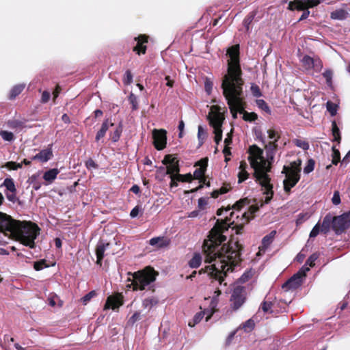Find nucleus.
I'll use <instances>...</instances> for the list:
<instances>
[{
  "mask_svg": "<svg viewBox=\"0 0 350 350\" xmlns=\"http://www.w3.org/2000/svg\"><path fill=\"white\" fill-rule=\"evenodd\" d=\"M239 84H221L223 95L227 101L230 113L234 119L237 118V113H242L246 106L243 87Z\"/></svg>",
  "mask_w": 350,
  "mask_h": 350,
  "instance_id": "7ed1b4c3",
  "label": "nucleus"
},
{
  "mask_svg": "<svg viewBox=\"0 0 350 350\" xmlns=\"http://www.w3.org/2000/svg\"><path fill=\"white\" fill-rule=\"evenodd\" d=\"M176 177L179 179V182H187L191 183L193 180V177L191 173H188L186 174H180V172L176 174Z\"/></svg>",
  "mask_w": 350,
  "mask_h": 350,
  "instance_id": "49530a36",
  "label": "nucleus"
},
{
  "mask_svg": "<svg viewBox=\"0 0 350 350\" xmlns=\"http://www.w3.org/2000/svg\"><path fill=\"white\" fill-rule=\"evenodd\" d=\"M24 84H18L14 85L10 92L9 99L14 100L25 89Z\"/></svg>",
  "mask_w": 350,
  "mask_h": 350,
  "instance_id": "c85d7f7f",
  "label": "nucleus"
},
{
  "mask_svg": "<svg viewBox=\"0 0 350 350\" xmlns=\"http://www.w3.org/2000/svg\"><path fill=\"white\" fill-rule=\"evenodd\" d=\"M227 55L230 59L228 61L227 73L223 77L221 84L244 85L239 60V46L237 44L228 48Z\"/></svg>",
  "mask_w": 350,
  "mask_h": 350,
  "instance_id": "20e7f679",
  "label": "nucleus"
},
{
  "mask_svg": "<svg viewBox=\"0 0 350 350\" xmlns=\"http://www.w3.org/2000/svg\"><path fill=\"white\" fill-rule=\"evenodd\" d=\"M123 81L126 85L131 84L133 82V75L130 70L126 71Z\"/></svg>",
  "mask_w": 350,
  "mask_h": 350,
  "instance_id": "69168bd1",
  "label": "nucleus"
},
{
  "mask_svg": "<svg viewBox=\"0 0 350 350\" xmlns=\"http://www.w3.org/2000/svg\"><path fill=\"white\" fill-rule=\"evenodd\" d=\"M276 234L275 230H272L269 234L265 236L261 242V245L259 246V251L265 252L267 249L270 246V245L273 241L275 236Z\"/></svg>",
  "mask_w": 350,
  "mask_h": 350,
  "instance_id": "4be33fe9",
  "label": "nucleus"
},
{
  "mask_svg": "<svg viewBox=\"0 0 350 350\" xmlns=\"http://www.w3.org/2000/svg\"><path fill=\"white\" fill-rule=\"evenodd\" d=\"M243 119L246 122H254L258 119V115L255 112H247L244 109L242 112Z\"/></svg>",
  "mask_w": 350,
  "mask_h": 350,
  "instance_id": "c9c22d12",
  "label": "nucleus"
},
{
  "mask_svg": "<svg viewBox=\"0 0 350 350\" xmlns=\"http://www.w3.org/2000/svg\"><path fill=\"white\" fill-rule=\"evenodd\" d=\"M248 160L250 161V165L252 168H254V172L256 170H262L268 164V159L266 160L263 157L256 159V158H253L251 157H248Z\"/></svg>",
  "mask_w": 350,
  "mask_h": 350,
  "instance_id": "6ab92c4d",
  "label": "nucleus"
},
{
  "mask_svg": "<svg viewBox=\"0 0 350 350\" xmlns=\"http://www.w3.org/2000/svg\"><path fill=\"white\" fill-rule=\"evenodd\" d=\"M267 133H268V137L269 139H278L279 140V139L280 138V135L278 133V131H276L274 129H269L267 131Z\"/></svg>",
  "mask_w": 350,
  "mask_h": 350,
  "instance_id": "338daca9",
  "label": "nucleus"
},
{
  "mask_svg": "<svg viewBox=\"0 0 350 350\" xmlns=\"http://www.w3.org/2000/svg\"><path fill=\"white\" fill-rule=\"evenodd\" d=\"M249 203V200H247V198H243V199H241L239 200H238L237 202H236L232 206H227L226 208V211H230V209H235V210H237V211H239L241 209V208H243L246 204H248Z\"/></svg>",
  "mask_w": 350,
  "mask_h": 350,
  "instance_id": "2f4dec72",
  "label": "nucleus"
},
{
  "mask_svg": "<svg viewBox=\"0 0 350 350\" xmlns=\"http://www.w3.org/2000/svg\"><path fill=\"white\" fill-rule=\"evenodd\" d=\"M208 157H204V158L201 159L200 160H199L198 161H197L195 163L194 166H199L200 167L197 168L194 171L193 175H192V176L193 177V179H198L199 180L200 185L197 187H196L194 189H191L189 191H185L184 193L185 194H188L189 193H195L203 188L202 183L206 180V178H205L204 175H205V172L206 171V168L208 166Z\"/></svg>",
  "mask_w": 350,
  "mask_h": 350,
  "instance_id": "6e6552de",
  "label": "nucleus"
},
{
  "mask_svg": "<svg viewBox=\"0 0 350 350\" xmlns=\"http://www.w3.org/2000/svg\"><path fill=\"white\" fill-rule=\"evenodd\" d=\"M278 139H274L273 141L269 142L267 144L265 145V148L267 152V157L269 160L273 161L275 154L278 150Z\"/></svg>",
  "mask_w": 350,
  "mask_h": 350,
  "instance_id": "412c9836",
  "label": "nucleus"
},
{
  "mask_svg": "<svg viewBox=\"0 0 350 350\" xmlns=\"http://www.w3.org/2000/svg\"><path fill=\"white\" fill-rule=\"evenodd\" d=\"M122 131H123L122 123L120 122L119 124L116 126L115 131L111 133V135H110L111 139L113 142H117L118 141H119V139L121 137Z\"/></svg>",
  "mask_w": 350,
  "mask_h": 350,
  "instance_id": "c756f323",
  "label": "nucleus"
},
{
  "mask_svg": "<svg viewBox=\"0 0 350 350\" xmlns=\"http://www.w3.org/2000/svg\"><path fill=\"white\" fill-rule=\"evenodd\" d=\"M256 105L258 108L265 111L269 114H271V109L267 103L262 99H257L256 100Z\"/></svg>",
  "mask_w": 350,
  "mask_h": 350,
  "instance_id": "37998d69",
  "label": "nucleus"
},
{
  "mask_svg": "<svg viewBox=\"0 0 350 350\" xmlns=\"http://www.w3.org/2000/svg\"><path fill=\"white\" fill-rule=\"evenodd\" d=\"M149 36L146 34H140L134 38L137 42L136 46L133 48V51L140 55L146 53L147 46L146 44L148 42Z\"/></svg>",
  "mask_w": 350,
  "mask_h": 350,
  "instance_id": "dca6fc26",
  "label": "nucleus"
},
{
  "mask_svg": "<svg viewBox=\"0 0 350 350\" xmlns=\"http://www.w3.org/2000/svg\"><path fill=\"white\" fill-rule=\"evenodd\" d=\"M319 254L314 253L310 255L306 262V265H309L310 267H313L315 265V261L318 259Z\"/></svg>",
  "mask_w": 350,
  "mask_h": 350,
  "instance_id": "4d7b16f0",
  "label": "nucleus"
},
{
  "mask_svg": "<svg viewBox=\"0 0 350 350\" xmlns=\"http://www.w3.org/2000/svg\"><path fill=\"white\" fill-rule=\"evenodd\" d=\"M129 101L130 104L132 105L133 110H137L138 109L137 98L134 94L131 93V94L129 96Z\"/></svg>",
  "mask_w": 350,
  "mask_h": 350,
  "instance_id": "6e6d98bb",
  "label": "nucleus"
},
{
  "mask_svg": "<svg viewBox=\"0 0 350 350\" xmlns=\"http://www.w3.org/2000/svg\"><path fill=\"white\" fill-rule=\"evenodd\" d=\"M309 270L308 267H303L297 273L294 274L282 284V288L286 291L298 288L302 284L303 278L306 277V272Z\"/></svg>",
  "mask_w": 350,
  "mask_h": 350,
  "instance_id": "1a4fd4ad",
  "label": "nucleus"
},
{
  "mask_svg": "<svg viewBox=\"0 0 350 350\" xmlns=\"http://www.w3.org/2000/svg\"><path fill=\"white\" fill-rule=\"evenodd\" d=\"M259 210V206L257 204H254L250 206L248 212H245L242 215V219L245 220V222L241 224H237L232 228L236 230V234H239L242 233L243 230L244 224L249 223V221L254 218V215Z\"/></svg>",
  "mask_w": 350,
  "mask_h": 350,
  "instance_id": "2eb2a0df",
  "label": "nucleus"
},
{
  "mask_svg": "<svg viewBox=\"0 0 350 350\" xmlns=\"http://www.w3.org/2000/svg\"><path fill=\"white\" fill-rule=\"evenodd\" d=\"M2 167H5L10 170H17L22 167V163H16L15 161H8L5 163Z\"/></svg>",
  "mask_w": 350,
  "mask_h": 350,
  "instance_id": "c03bdc74",
  "label": "nucleus"
},
{
  "mask_svg": "<svg viewBox=\"0 0 350 350\" xmlns=\"http://www.w3.org/2000/svg\"><path fill=\"white\" fill-rule=\"evenodd\" d=\"M252 271H245L239 278V282L241 283H245L252 278Z\"/></svg>",
  "mask_w": 350,
  "mask_h": 350,
  "instance_id": "e2e57ef3",
  "label": "nucleus"
},
{
  "mask_svg": "<svg viewBox=\"0 0 350 350\" xmlns=\"http://www.w3.org/2000/svg\"><path fill=\"white\" fill-rule=\"evenodd\" d=\"M216 110L215 112L213 113L212 115H209V124L212 127L214 126H222L223 121L224 118L222 117L221 113L219 111V107L217 105H213L211 110Z\"/></svg>",
  "mask_w": 350,
  "mask_h": 350,
  "instance_id": "f3484780",
  "label": "nucleus"
},
{
  "mask_svg": "<svg viewBox=\"0 0 350 350\" xmlns=\"http://www.w3.org/2000/svg\"><path fill=\"white\" fill-rule=\"evenodd\" d=\"M49 265L46 264V260L45 259L40 260L39 261H36L34 262L33 268L36 271H40L43 269L44 267H48Z\"/></svg>",
  "mask_w": 350,
  "mask_h": 350,
  "instance_id": "5fc2aeb1",
  "label": "nucleus"
},
{
  "mask_svg": "<svg viewBox=\"0 0 350 350\" xmlns=\"http://www.w3.org/2000/svg\"><path fill=\"white\" fill-rule=\"evenodd\" d=\"M0 136L5 140L8 142H12L14 139V135L12 132L7 131H1Z\"/></svg>",
  "mask_w": 350,
  "mask_h": 350,
  "instance_id": "8fccbe9b",
  "label": "nucleus"
},
{
  "mask_svg": "<svg viewBox=\"0 0 350 350\" xmlns=\"http://www.w3.org/2000/svg\"><path fill=\"white\" fill-rule=\"evenodd\" d=\"M245 288L240 286L235 287L230 297V301L232 302L231 306L232 309L234 310H238L245 303Z\"/></svg>",
  "mask_w": 350,
  "mask_h": 350,
  "instance_id": "9d476101",
  "label": "nucleus"
},
{
  "mask_svg": "<svg viewBox=\"0 0 350 350\" xmlns=\"http://www.w3.org/2000/svg\"><path fill=\"white\" fill-rule=\"evenodd\" d=\"M255 16V13L252 12L250 13L243 20V25L245 27L246 31L249 32L250 31V25L252 23Z\"/></svg>",
  "mask_w": 350,
  "mask_h": 350,
  "instance_id": "a18cd8bd",
  "label": "nucleus"
},
{
  "mask_svg": "<svg viewBox=\"0 0 350 350\" xmlns=\"http://www.w3.org/2000/svg\"><path fill=\"white\" fill-rule=\"evenodd\" d=\"M301 160L298 159L291 163L290 166L284 165L282 173L286 174V178L283 181L284 190L289 193L293 187L299 182L300 179Z\"/></svg>",
  "mask_w": 350,
  "mask_h": 350,
  "instance_id": "0eeeda50",
  "label": "nucleus"
},
{
  "mask_svg": "<svg viewBox=\"0 0 350 350\" xmlns=\"http://www.w3.org/2000/svg\"><path fill=\"white\" fill-rule=\"evenodd\" d=\"M128 275L132 276V278H129L127 280L131 282V285L133 286V291H142L146 286L155 281L158 273L152 267L148 266L133 273L129 272Z\"/></svg>",
  "mask_w": 350,
  "mask_h": 350,
  "instance_id": "39448f33",
  "label": "nucleus"
},
{
  "mask_svg": "<svg viewBox=\"0 0 350 350\" xmlns=\"http://www.w3.org/2000/svg\"><path fill=\"white\" fill-rule=\"evenodd\" d=\"M150 245L154 246L157 248H163L167 247L170 243V240L164 237H157L152 238L149 241Z\"/></svg>",
  "mask_w": 350,
  "mask_h": 350,
  "instance_id": "5701e85b",
  "label": "nucleus"
},
{
  "mask_svg": "<svg viewBox=\"0 0 350 350\" xmlns=\"http://www.w3.org/2000/svg\"><path fill=\"white\" fill-rule=\"evenodd\" d=\"M273 304L270 301L265 300L261 304V308L264 312H270L272 313V311L271 310L272 308Z\"/></svg>",
  "mask_w": 350,
  "mask_h": 350,
  "instance_id": "13d9d810",
  "label": "nucleus"
},
{
  "mask_svg": "<svg viewBox=\"0 0 350 350\" xmlns=\"http://www.w3.org/2000/svg\"><path fill=\"white\" fill-rule=\"evenodd\" d=\"M7 125L12 129H23L25 126V122L19 120L12 119L7 122Z\"/></svg>",
  "mask_w": 350,
  "mask_h": 350,
  "instance_id": "7c9ffc66",
  "label": "nucleus"
},
{
  "mask_svg": "<svg viewBox=\"0 0 350 350\" xmlns=\"http://www.w3.org/2000/svg\"><path fill=\"white\" fill-rule=\"evenodd\" d=\"M109 126H113V123L110 122L109 119L105 120L101 125L100 129L96 135V142H98L100 139L105 137L107 130L109 129Z\"/></svg>",
  "mask_w": 350,
  "mask_h": 350,
  "instance_id": "393cba45",
  "label": "nucleus"
},
{
  "mask_svg": "<svg viewBox=\"0 0 350 350\" xmlns=\"http://www.w3.org/2000/svg\"><path fill=\"white\" fill-rule=\"evenodd\" d=\"M95 295H96V292L94 291H92L89 292L88 294H86L85 296H83L81 298V301L83 303V304L85 305Z\"/></svg>",
  "mask_w": 350,
  "mask_h": 350,
  "instance_id": "774afa93",
  "label": "nucleus"
},
{
  "mask_svg": "<svg viewBox=\"0 0 350 350\" xmlns=\"http://www.w3.org/2000/svg\"><path fill=\"white\" fill-rule=\"evenodd\" d=\"M321 1V0H301L302 7H305L304 10L318 5Z\"/></svg>",
  "mask_w": 350,
  "mask_h": 350,
  "instance_id": "58836bf2",
  "label": "nucleus"
},
{
  "mask_svg": "<svg viewBox=\"0 0 350 350\" xmlns=\"http://www.w3.org/2000/svg\"><path fill=\"white\" fill-rule=\"evenodd\" d=\"M157 301L154 298H147L143 301V306L144 308H150L154 305H156Z\"/></svg>",
  "mask_w": 350,
  "mask_h": 350,
  "instance_id": "680f3d73",
  "label": "nucleus"
},
{
  "mask_svg": "<svg viewBox=\"0 0 350 350\" xmlns=\"http://www.w3.org/2000/svg\"><path fill=\"white\" fill-rule=\"evenodd\" d=\"M248 152L250 153L249 157L256 158V159H258L259 158L262 157L263 151L257 145L254 144L250 146Z\"/></svg>",
  "mask_w": 350,
  "mask_h": 350,
  "instance_id": "bb28decb",
  "label": "nucleus"
},
{
  "mask_svg": "<svg viewBox=\"0 0 350 350\" xmlns=\"http://www.w3.org/2000/svg\"><path fill=\"white\" fill-rule=\"evenodd\" d=\"M310 217V215L307 213H301L297 215V218L296 219V225L299 226L302 224L304 221L308 219Z\"/></svg>",
  "mask_w": 350,
  "mask_h": 350,
  "instance_id": "603ef678",
  "label": "nucleus"
},
{
  "mask_svg": "<svg viewBox=\"0 0 350 350\" xmlns=\"http://www.w3.org/2000/svg\"><path fill=\"white\" fill-rule=\"evenodd\" d=\"M251 92L252 95L254 97L258 98L262 96V92L260 91V89L259 86L255 83H252L251 88H250Z\"/></svg>",
  "mask_w": 350,
  "mask_h": 350,
  "instance_id": "864d4df0",
  "label": "nucleus"
},
{
  "mask_svg": "<svg viewBox=\"0 0 350 350\" xmlns=\"http://www.w3.org/2000/svg\"><path fill=\"white\" fill-rule=\"evenodd\" d=\"M51 146L52 145H49L47 148L40 151L39 153L31 157V160H38L42 163H45L50 160L53 156Z\"/></svg>",
  "mask_w": 350,
  "mask_h": 350,
  "instance_id": "a211bd4d",
  "label": "nucleus"
},
{
  "mask_svg": "<svg viewBox=\"0 0 350 350\" xmlns=\"http://www.w3.org/2000/svg\"><path fill=\"white\" fill-rule=\"evenodd\" d=\"M315 161L313 159H309L307 161L306 165L304 168V172L305 174H309L312 172L314 169Z\"/></svg>",
  "mask_w": 350,
  "mask_h": 350,
  "instance_id": "09e8293b",
  "label": "nucleus"
},
{
  "mask_svg": "<svg viewBox=\"0 0 350 350\" xmlns=\"http://www.w3.org/2000/svg\"><path fill=\"white\" fill-rule=\"evenodd\" d=\"M59 171L57 168L51 169L44 172L43 178L49 183H51L56 178Z\"/></svg>",
  "mask_w": 350,
  "mask_h": 350,
  "instance_id": "a878e982",
  "label": "nucleus"
},
{
  "mask_svg": "<svg viewBox=\"0 0 350 350\" xmlns=\"http://www.w3.org/2000/svg\"><path fill=\"white\" fill-rule=\"evenodd\" d=\"M124 304V296L120 293H116L107 297L104 306V310L112 309L113 310L118 309Z\"/></svg>",
  "mask_w": 350,
  "mask_h": 350,
  "instance_id": "4468645a",
  "label": "nucleus"
},
{
  "mask_svg": "<svg viewBox=\"0 0 350 350\" xmlns=\"http://www.w3.org/2000/svg\"><path fill=\"white\" fill-rule=\"evenodd\" d=\"M205 312H200L195 314L193 317V323L189 322V326L193 327L196 324L198 323L204 317Z\"/></svg>",
  "mask_w": 350,
  "mask_h": 350,
  "instance_id": "3c124183",
  "label": "nucleus"
},
{
  "mask_svg": "<svg viewBox=\"0 0 350 350\" xmlns=\"http://www.w3.org/2000/svg\"><path fill=\"white\" fill-rule=\"evenodd\" d=\"M314 59L309 55H304L301 60L302 64L306 69H311L314 66Z\"/></svg>",
  "mask_w": 350,
  "mask_h": 350,
  "instance_id": "e433bc0d",
  "label": "nucleus"
},
{
  "mask_svg": "<svg viewBox=\"0 0 350 350\" xmlns=\"http://www.w3.org/2000/svg\"><path fill=\"white\" fill-rule=\"evenodd\" d=\"M202 257L199 253H195L193 258L189 261V265L191 268H198L201 265Z\"/></svg>",
  "mask_w": 350,
  "mask_h": 350,
  "instance_id": "72a5a7b5",
  "label": "nucleus"
},
{
  "mask_svg": "<svg viewBox=\"0 0 350 350\" xmlns=\"http://www.w3.org/2000/svg\"><path fill=\"white\" fill-rule=\"evenodd\" d=\"M347 12L342 9L336 10L331 13V18L333 19L343 20L347 18Z\"/></svg>",
  "mask_w": 350,
  "mask_h": 350,
  "instance_id": "f704fd0d",
  "label": "nucleus"
},
{
  "mask_svg": "<svg viewBox=\"0 0 350 350\" xmlns=\"http://www.w3.org/2000/svg\"><path fill=\"white\" fill-rule=\"evenodd\" d=\"M332 221L333 215L329 213L324 217L321 226H320L321 232L324 234H327L329 232L330 228H332Z\"/></svg>",
  "mask_w": 350,
  "mask_h": 350,
  "instance_id": "b1692460",
  "label": "nucleus"
},
{
  "mask_svg": "<svg viewBox=\"0 0 350 350\" xmlns=\"http://www.w3.org/2000/svg\"><path fill=\"white\" fill-rule=\"evenodd\" d=\"M332 135L334 137L333 141L340 144L341 142L340 131L335 120L332 122Z\"/></svg>",
  "mask_w": 350,
  "mask_h": 350,
  "instance_id": "cd10ccee",
  "label": "nucleus"
},
{
  "mask_svg": "<svg viewBox=\"0 0 350 350\" xmlns=\"http://www.w3.org/2000/svg\"><path fill=\"white\" fill-rule=\"evenodd\" d=\"M350 219L348 214L333 216L332 230L336 234H340L349 227Z\"/></svg>",
  "mask_w": 350,
  "mask_h": 350,
  "instance_id": "f8f14e48",
  "label": "nucleus"
},
{
  "mask_svg": "<svg viewBox=\"0 0 350 350\" xmlns=\"http://www.w3.org/2000/svg\"><path fill=\"white\" fill-rule=\"evenodd\" d=\"M2 186L5 187L7 190L10 191L11 193H16V188L14 180L12 178H6L4 180Z\"/></svg>",
  "mask_w": 350,
  "mask_h": 350,
  "instance_id": "473e14b6",
  "label": "nucleus"
},
{
  "mask_svg": "<svg viewBox=\"0 0 350 350\" xmlns=\"http://www.w3.org/2000/svg\"><path fill=\"white\" fill-rule=\"evenodd\" d=\"M304 8L305 7H302L301 0H294V1H290L288 3V8L290 10H304Z\"/></svg>",
  "mask_w": 350,
  "mask_h": 350,
  "instance_id": "79ce46f5",
  "label": "nucleus"
},
{
  "mask_svg": "<svg viewBox=\"0 0 350 350\" xmlns=\"http://www.w3.org/2000/svg\"><path fill=\"white\" fill-rule=\"evenodd\" d=\"M323 77L326 80V84L327 86L332 88V77H333V71L331 69H326L322 74Z\"/></svg>",
  "mask_w": 350,
  "mask_h": 350,
  "instance_id": "4c0bfd02",
  "label": "nucleus"
},
{
  "mask_svg": "<svg viewBox=\"0 0 350 350\" xmlns=\"http://www.w3.org/2000/svg\"><path fill=\"white\" fill-rule=\"evenodd\" d=\"M213 86V81L209 78L206 77L204 80V90L208 95L211 94L212 92Z\"/></svg>",
  "mask_w": 350,
  "mask_h": 350,
  "instance_id": "bf43d9fd",
  "label": "nucleus"
},
{
  "mask_svg": "<svg viewBox=\"0 0 350 350\" xmlns=\"http://www.w3.org/2000/svg\"><path fill=\"white\" fill-rule=\"evenodd\" d=\"M162 163L166 165L165 174H169L170 176H176L180 172L179 160L173 154H166Z\"/></svg>",
  "mask_w": 350,
  "mask_h": 350,
  "instance_id": "9b49d317",
  "label": "nucleus"
},
{
  "mask_svg": "<svg viewBox=\"0 0 350 350\" xmlns=\"http://www.w3.org/2000/svg\"><path fill=\"white\" fill-rule=\"evenodd\" d=\"M40 229L31 221H19L10 215L0 212V232L5 235L19 241L31 249L36 247L35 240L40 234Z\"/></svg>",
  "mask_w": 350,
  "mask_h": 350,
  "instance_id": "f03ea898",
  "label": "nucleus"
},
{
  "mask_svg": "<svg viewBox=\"0 0 350 350\" xmlns=\"http://www.w3.org/2000/svg\"><path fill=\"white\" fill-rule=\"evenodd\" d=\"M234 212H231L229 217L224 219H218L208 232L207 239H204L202 245V252L205 257V262L215 263L206 266L205 271L214 281L221 285L228 272H232L234 267L241 262V255L243 249V245L238 240L234 241L232 239L227 243L226 236L224 234L226 231L234 224L232 221Z\"/></svg>",
  "mask_w": 350,
  "mask_h": 350,
  "instance_id": "f257e3e1",
  "label": "nucleus"
},
{
  "mask_svg": "<svg viewBox=\"0 0 350 350\" xmlns=\"http://www.w3.org/2000/svg\"><path fill=\"white\" fill-rule=\"evenodd\" d=\"M109 245V243H104L103 241H99L96 247V263L101 266L102 261L104 258V254L106 250V248Z\"/></svg>",
  "mask_w": 350,
  "mask_h": 350,
  "instance_id": "aec40b11",
  "label": "nucleus"
},
{
  "mask_svg": "<svg viewBox=\"0 0 350 350\" xmlns=\"http://www.w3.org/2000/svg\"><path fill=\"white\" fill-rule=\"evenodd\" d=\"M206 136V132L202 126H198V137L200 144H203V141Z\"/></svg>",
  "mask_w": 350,
  "mask_h": 350,
  "instance_id": "052dcab7",
  "label": "nucleus"
},
{
  "mask_svg": "<svg viewBox=\"0 0 350 350\" xmlns=\"http://www.w3.org/2000/svg\"><path fill=\"white\" fill-rule=\"evenodd\" d=\"M273 161L268 159V164L262 170H256L254 173V176L256 178V181L258 182L262 187L264 188L265 191L263 194L266 195V198L264 202H261L260 206L262 207L264 204H268L271 200L273 196V185L271 184V178L268 175V172L271 170V165Z\"/></svg>",
  "mask_w": 350,
  "mask_h": 350,
  "instance_id": "423d86ee",
  "label": "nucleus"
},
{
  "mask_svg": "<svg viewBox=\"0 0 350 350\" xmlns=\"http://www.w3.org/2000/svg\"><path fill=\"white\" fill-rule=\"evenodd\" d=\"M153 145L157 150H162L167 144V131L165 129H156L152 131Z\"/></svg>",
  "mask_w": 350,
  "mask_h": 350,
  "instance_id": "ddd939ff",
  "label": "nucleus"
},
{
  "mask_svg": "<svg viewBox=\"0 0 350 350\" xmlns=\"http://www.w3.org/2000/svg\"><path fill=\"white\" fill-rule=\"evenodd\" d=\"M321 228H320V224L318 222L312 229V230L310 232V238H314L316 237L320 232Z\"/></svg>",
  "mask_w": 350,
  "mask_h": 350,
  "instance_id": "0e129e2a",
  "label": "nucleus"
},
{
  "mask_svg": "<svg viewBox=\"0 0 350 350\" xmlns=\"http://www.w3.org/2000/svg\"><path fill=\"white\" fill-rule=\"evenodd\" d=\"M332 164L336 165L340 161V151L336 148V146H333L332 148Z\"/></svg>",
  "mask_w": 350,
  "mask_h": 350,
  "instance_id": "ea45409f",
  "label": "nucleus"
},
{
  "mask_svg": "<svg viewBox=\"0 0 350 350\" xmlns=\"http://www.w3.org/2000/svg\"><path fill=\"white\" fill-rule=\"evenodd\" d=\"M293 142L296 146L302 148L304 150H307L310 148L309 143L305 140L294 139Z\"/></svg>",
  "mask_w": 350,
  "mask_h": 350,
  "instance_id": "a19ab883",
  "label": "nucleus"
},
{
  "mask_svg": "<svg viewBox=\"0 0 350 350\" xmlns=\"http://www.w3.org/2000/svg\"><path fill=\"white\" fill-rule=\"evenodd\" d=\"M255 327L254 321L252 319H248L242 324V328L246 332H250L254 329Z\"/></svg>",
  "mask_w": 350,
  "mask_h": 350,
  "instance_id": "de8ad7c7",
  "label": "nucleus"
}]
</instances>
